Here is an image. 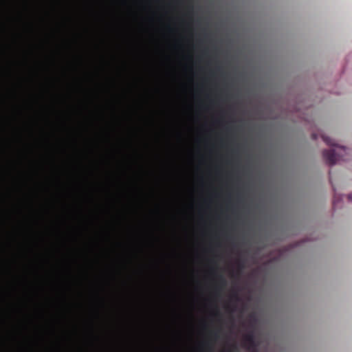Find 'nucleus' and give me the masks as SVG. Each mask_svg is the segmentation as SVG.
Wrapping results in <instances>:
<instances>
[{
	"mask_svg": "<svg viewBox=\"0 0 352 352\" xmlns=\"http://www.w3.org/2000/svg\"><path fill=\"white\" fill-rule=\"evenodd\" d=\"M204 346L208 351H212L213 344L210 341H207L204 343Z\"/></svg>",
	"mask_w": 352,
	"mask_h": 352,
	"instance_id": "obj_5",
	"label": "nucleus"
},
{
	"mask_svg": "<svg viewBox=\"0 0 352 352\" xmlns=\"http://www.w3.org/2000/svg\"><path fill=\"white\" fill-rule=\"evenodd\" d=\"M210 336L212 338H214V340H217L219 338L218 331H212L210 333Z\"/></svg>",
	"mask_w": 352,
	"mask_h": 352,
	"instance_id": "obj_6",
	"label": "nucleus"
},
{
	"mask_svg": "<svg viewBox=\"0 0 352 352\" xmlns=\"http://www.w3.org/2000/svg\"><path fill=\"white\" fill-rule=\"evenodd\" d=\"M232 349H234V350H236V346L235 344H233L232 346Z\"/></svg>",
	"mask_w": 352,
	"mask_h": 352,
	"instance_id": "obj_11",
	"label": "nucleus"
},
{
	"mask_svg": "<svg viewBox=\"0 0 352 352\" xmlns=\"http://www.w3.org/2000/svg\"><path fill=\"white\" fill-rule=\"evenodd\" d=\"M346 153V150L344 147L336 146L333 148L324 150L323 151V157L327 164L333 166L339 161L346 160V158L344 157V154Z\"/></svg>",
	"mask_w": 352,
	"mask_h": 352,
	"instance_id": "obj_1",
	"label": "nucleus"
},
{
	"mask_svg": "<svg viewBox=\"0 0 352 352\" xmlns=\"http://www.w3.org/2000/svg\"><path fill=\"white\" fill-rule=\"evenodd\" d=\"M233 298H235L236 300H239V297H238V295L236 293L234 294V295L232 296Z\"/></svg>",
	"mask_w": 352,
	"mask_h": 352,
	"instance_id": "obj_8",
	"label": "nucleus"
},
{
	"mask_svg": "<svg viewBox=\"0 0 352 352\" xmlns=\"http://www.w3.org/2000/svg\"><path fill=\"white\" fill-rule=\"evenodd\" d=\"M321 138H322V140H323V141H324V142L327 145H330V146H335V144L333 143V140L331 138H329V137H328V136H327V135H323V134H322V135H321Z\"/></svg>",
	"mask_w": 352,
	"mask_h": 352,
	"instance_id": "obj_4",
	"label": "nucleus"
},
{
	"mask_svg": "<svg viewBox=\"0 0 352 352\" xmlns=\"http://www.w3.org/2000/svg\"><path fill=\"white\" fill-rule=\"evenodd\" d=\"M214 316H221V314H220L219 310H217V309L216 310V311L214 312Z\"/></svg>",
	"mask_w": 352,
	"mask_h": 352,
	"instance_id": "obj_7",
	"label": "nucleus"
},
{
	"mask_svg": "<svg viewBox=\"0 0 352 352\" xmlns=\"http://www.w3.org/2000/svg\"><path fill=\"white\" fill-rule=\"evenodd\" d=\"M348 198L349 199L352 200V193L348 195Z\"/></svg>",
	"mask_w": 352,
	"mask_h": 352,
	"instance_id": "obj_10",
	"label": "nucleus"
},
{
	"mask_svg": "<svg viewBox=\"0 0 352 352\" xmlns=\"http://www.w3.org/2000/svg\"><path fill=\"white\" fill-rule=\"evenodd\" d=\"M333 207H336V197L334 198V200H333Z\"/></svg>",
	"mask_w": 352,
	"mask_h": 352,
	"instance_id": "obj_12",
	"label": "nucleus"
},
{
	"mask_svg": "<svg viewBox=\"0 0 352 352\" xmlns=\"http://www.w3.org/2000/svg\"><path fill=\"white\" fill-rule=\"evenodd\" d=\"M217 282H218V285L216 287V293L217 294L218 292L219 287L222 288V287H225L226 283V279L222 275L217 276Z\"/></svg>",
	"mask_w": 352,
	"mask_h": 352,
	"instance_id": "obj_3",
	"label": "nucleus"
},
{
	"mask_svg": "<svg viewBox=\"0 0 352 352\" xmlns=\"http://www.w3.org/2000/svg\"><path fill=\"white\" fill-rule=\"evenodd\" d=\"M311 137H312L313 140H316L317 139V135L316 133H313L311 135Z\"/></svg>",
	"mask_w": 352,
	"mask_h": 352,
	"instance_id": "obj_9",
	"label": "nucleus"
},
{
	"mask_svg": "<svg viewBox=\"0 0 352 352\" xmlns=\"http://www.w3.org/2000/svg\"><path fill=\"white\" fill-rule=\"evenodd\" d=\"M244 346L248 349H252L256 347V342L254 333L250 332L246 334L244 338Z\"/></svg>",
	"mask_w": 352,
	"mask_h": 352,
	"instance_id": "obj_2",
	"label": "nucleus"
}]
</instances>
